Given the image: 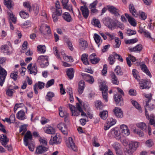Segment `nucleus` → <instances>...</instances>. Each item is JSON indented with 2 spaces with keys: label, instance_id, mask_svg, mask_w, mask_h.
I'll use <instances>...</instances> for the list:
<instances>
[{
  "label": "nucleus",
  "instance_id": "1",
  "mask_svg": "<svg viewBox=\"0 0 155 155\" xmlns=\"http://www.w3.org/2000/svg\"><path fill=\"white\" fill-rule=\"evenodd\" d=\"M76 98L79 102V103H77L76 104L77 109L81 112V116L87 117L86 114L84 112L83 109L85 111L88 112L90 109L89 104L86 103L82 102L78 97Z\"/></svg>",
  "mask_w": 155,
  "mask_h": 155
},
{
  "label": "nucleus",
  "instance_id": "2",
  "mask_svg": "<svg viewBox=\"0 0 155 155\" xmlns=\"http://www.w3.org/2000/svg\"><path fill=\"white\" fill-rule=\"evenodd\" d=\"M53 51L57 58L59 60L61 61V58L60 54L61 53L64 61L68 62H72L73 60L71 56H68L65 55L64 50H61L60 52H59L57 47L55 46L53 48Z\"/></svg>",
  "mask_w": 155,
  "mask_h": 155
},
{
  "label": "nucleus",
  "instance_id": "3",
  "mask_svg": "<svg viewBox=\"0 0 155 155\" xmlns=\"http://www.w3.org/2000/svg\"><path fill=\"white\" fill-rule=\"evenodd\" d=\"M143 95L146 97L145 100V110L147 109L150 110H152L155 107L154 104L150 103L152 99V94L151 93H144Z\"/></svg>",
  "mask_w": 155,
  "mask_h": 155
},
{
  "label": "nucleus",
  "instance_id": "4",
  "mask_svg": "<svg viewBox=\"0 0 155 155\" xmlns=\"http://www.w3.org/2000/svg\"><path fill=\"white\" fill-rule=\"evenodd\" d=\"M117 89L118 92L120 93V94H119L118 93L114 94V99L118 105H121L123 104V100L122 96L124 95V92L123 91L119 88L117 87Z\"/></svg>",
  "mask_w": 155,
  "mask_h": 155
},
{
  "label": "nucleus",
  "instance_id": "5",
  "mask_svg": "<svg viewBox=\"0 0 155 155\" xmlns=\"http://www.w3.org/2000/svg\"><path fill=\"white\" fill-rule=\"evenodd\" d=\"M37 62L42 68H45L49 64L48 57L47 56L41 55L38 57Z\"/></svg>",
  "mask_w": 155,
  "mask_h": 155
},
{
  "label": "nucleus",
  "instance_id": "6",
  "mask_svg": "<svg viewBox=\"0 0 155 155\" xmlns=\"http://www.w3.org/2000/svg\"><path fill=\"white\" fill-rule=\"evenodd\" d=\"M103 21L104 25L109 28L112 29L114 28L116 26V22L108 17L104 18Z\"/></svg>",
  "mask_w": 155,
  "mask_h": 155
},
{
  "label": "nucleus",
  "instance_id": "7",
  "mask_svg": "<svg viewBox=\"0 0 155 155\" xmlns=\"http://www.w3.org/2000/svg\"><path fill=\"white\" fill-rule=\"evenodd\" d=\"M100 90L102 91V96L105 101L107 102L108 101L107 99V87L105 85L104 81L102 82L101 84L99 86Z\"/></svg>",
  "mask_w": 155,
  "mask_h": 155
},
{
  "label": "nucleus",
  "instance_id": "8",
  "mask_svg": "<svg viewBox=\"0 0 155 155\" xmlns=\"http://www.w3.org/2000/svg\"><path fill=\"white\" fill-rule=\"evenodd\" d=\"M40 30L43 35L50 34L51 32L50 26L45 24H42L41 25Z\"/></svg>",
  "mask_w": 155,
  "mask_h": 155
},
{
  "label": "nucleus",
  "instance_id": "9",
  "mask_svg": "<svg viewBox=\"0 0 155 155\" xmlns=\"http://www.w3.org/2000/svg\"><path fill=\"white\" fill-rule=\"evenodd\" d=\"M53 7H51V10L52 12V18L54 22H56L59 19V17L62 13V11L59 10H54Z\"/></svg>",
  "mask_w": 155,
  "mask_h": 155
},
{
  "label": "nucleus",
  "instance_id": "10",
  "mask_svg": "<svg viewBox=\"0 0 155 155\" xmlns=\"http://www.w3.org/2000/svg\"><path fill=\"white\" fill-rule=\"evenodd\" d=\"M7 74V71L0 65V85L3 86Z\"/></svg>",
  "mask_w": 155,
  "mask_h": 155
},
{
  "label": "nucleus",
  "instance_id": "11",
  "mask_svg": "<svg viewBox=\"0 0 155 155\" xmlns=\"http://www.w3.org/2000/svg\"><path fill=\"white\" fill-rule=\"evenodd\" d=\"M61 142V136L58 134H56L54 136H51L49 141V143L51 145L58 144Z\"/></svg>",
  "mask_w": 155,
  "mask_h": 155
},
{
  "label": "nucleus",
  "instance_id": "12",
  "mask_svg": "<svg viewBox=\"0 0 155 155\" xmlns=\"http://www.w3.org/2000/svg\"><path fill=\"white\" fill-rule=\"evenodd\" d=\"M120 133L126 136H128L130 134V131L128 127L124 124H121L120 127Z\"/></svg>",
  "mask_w": 155,
  "mask_h": 155
},
{
  "label": "nucleus",
  "instance_id": "13",
  "mask_svg": "<svg viewBox=\"0 0 155 155\" xmlns=\"http://www.w3.org/2000/svg\"><path fill=\"white\" fill-rule=\"evenodd\" d=\"M139 81V84L140 85V87L141 89H143L150 87V81L145 79H142Z\"/></svg>",
  "mask_w": 155,
  "mask_h": 155
},
{
  "label": "nucleus",
  "instance_id": "14",
  "mask_svg": "<svg viewBox=\"0 0 155 155\" xmlns=\"http://www.w3.org/2000/svg\"><path fill=\"white\" fill-rule=\"evenodd\" d=\"M48 148L47 147L39 145L38 146L35 151V153L37 154H41L48 150Z\"/></svg>",
  "mask_w": 155,
  "mask_h": 155
},
{
  "label": "nucleus",
  "instance_id": "15",
  "mask_svg": "<svg viewBox=\"0 0 155 155\" xmlns=\"http://www.w3.org/2000/svg\"><path fill=\"white\" fill-rule=\"evenodd\" d=\"M115 116L118 118H121L123 117V113L122 110L120 107H115L113 110Z\"/></svg>",
  "mask_w": 155,
  "mask_h": 155
},
{
  "label": "nucleus",
  "instance_id": "16",
  "mask_svg": "<svg viewBox=\"0 0 155 155\" xmlns=\"http://www.w3.org/2000/svg\"><path fill=\"white\" fill-rule=\"evenodd\" d=\"M67 145L68 147L72 149L74 151H76L77 150V147L75 146L72 138L71 137L68 138V140L67 143Z\"/></svg>",
  "mask_w": 155,
  "mask_h": 155
},
{
  "label": "nucleus",
  "instance_id": "17",
  "mask_svg": "<svg viewBox=\"0 0 155 155\" xmlns=\"http://www.w3.org/2000/svg\"><path fill=\"white\" fill-rule=\"evenodd\" d=\"M110 133L112 135L114 136L117 140H119L121 139L120 132V130H118L116 128L112 129L110 130Z\"/></svg>",
  "mask_w": 155,
  "mask_h": 155
},
{
  "label": "nucleus",
  "instance_id": "18",
  "mask_svg": "<svg viewBox=\"0 0 155 155\" xmlns=\"http://www.w3.org/2000/svg\"><path fill=\"white\" fill-rule=\"evenodd\" d=\"M78 46L81 50H85L87 47V41L84 39L80 38L78 41Z\"/></svg>",
  "mask_w": 155,
  "mask_h": 155
},
{
  "label": "nucleus",
  "instance_id": "19",
  "mask_svg": "<svg viewBox=\"0 0 155 155\" xmlns=\"http://www.w3.org/2000/svg\"><path fill=\"white\" fill-rule=\"evenodd\" d=\"M57 127L64 134L67 135L68 134V129L65 124L60 123L57 125Z\"/></svg>",
  "mask_w": 155,
  "mask_h": 155
},
{
  "label": "nucleus",
  "instance_id": "20",
  "mask_svg": "<svg viewBox=\"0 0 155 155\" xmlns=\"http://www.w3.org/2000/svg\"><path fill=\"white\" fill-rule=\"evenodd\" d=\"M81 75L83 78L89 83L92 84L94 82V79L93 76L85 73H82Z\"/></svg>",
  "mask_w": 155,
  "mask_h": 155
},
{
  "label": "nucleus",
  "instance_id": "21",
  "mask_svg": "<svg viewBox=\"0 0 155 155\" xmlns=\"http://www.w3.org/2000/svg\"><path fill=\"white\" fill-rule=\"evenodd\" d=\"M32 138V135L30 131H28L25 134L24 138V145L26 146H28L29 141L31 140Z\"/></svg>",
  "mask_w": 155,
  "mask_h": 155
},
{
  "label": "nucleus",
  "instance_id": "22",
  "mask_svg": "<svg viewBox=\"0 0 155 155\" xmlns=\"http://www.w3.org/2000/svg\"><path fill=\"white\" fill-rule=\"evenodd\" d=\"M32 64H29L27 67V69L29 71L30 74L35 75L37 72L36 65L35 64L32 67Z\"/></svg>",
  "mask_w": 155,
  "mask_h": 155
},
{
  "label": "nucleus",
  "instance_id": "23",
  "mask_svg": "<svg viewBox=\"0 0 155 155\" xmlns=\"http://www.w3.org/2000/svg\"><path fill=\"white\" fill-rule=\"evenodd\" d=\"M82 15L84 18L86 19L88 17L89 12L88 8L85 5L81 7L80 8Z\"/></svg>",
  "mask_w": 155,
  "mask_h": 155
},
{
  "label": "nucleus",
  "instance_id": "24",
  "mask_svg": "<svg viewBox=\"0 0 155 155\" xmlns=\"http://www.w3.org/2000/svg\"><path fill=\"white\" fill-rule=\"evenodd\" d=\"M45 84L42 82L38 81L34 86V89L35 93L37 94L38 93V89H41L44 88Z\"/></svg>",
  "mask_w": 155,
  "mask_h": 155
},
{
  "label": "nucleus",
  "instance_id": "25",
  "mask_svg": "<svg viewBox=\"0 0 155 155\" xmlns=\"http://www.w3.org/2000/svg\"><path fill=\"white\" fill-rule=\"evenodd\" d=\"M108 10L117 17H119V10L112 6H108Z\"/></svg>",
  "mask_w": 155,
  "mask_h": 155
},
{
  "label": "nucleus",
  "instance_id": "26",
  "mask_svg": "<svg viewBox=\"0 0 155 155\" xmlns=\"http://www.w3.org/2000/svg\"><path fill=\"white\" fill-rule=\"evenodd\" d=\"M68 106L71 112L72 116H78L80 114L81 112L78 110L76 109V107L74 106L69 104H68Z\"/></svg>",
  "mask_w": 155,
  "mask_h": 155
},
{
  "label": "nucleus",
  "instance_id": "27",
  "mask_svg": "<svg viewBox=\"0 0 155 155\" xmlns=\"http://www.w3.org/2000/svg\"><path fill=\"white\" fill-rule=\"evenodd\" d=\"M145 113L147 118L148 120H150L149 122L150 124L155 127V120L154 115L153 114H152L149 116L147 110H145Z\"/></svg>",
  "mask_w": 155,
  "mask_h": 155
},
{
  "label": "nucleus",
  "instance_id": "28",
  "mask_svg": "<svg viewBox=\"0 0 155 155\" xmlns=\"http://www.w3.org/2000/svg\"><path fill=\"white\" fill-rule=\"evenodd\" d=\"M140 68L142 71L145 73L147 75L149 76L150 78L152 77V76L151 73L145 64H141L140 65Z\"/></svg>",
  "mask_w": 155,
  "mask_h": 155
},
{
  "label": "nucleus",
  "instance_id": "29",
  "mask_svg": "<svg viewBox=\"0 0 155 155\" xmlns=\"http://www.w3.org/2000/svg\"><path fill=\"white\" fill-rule=\"evenodd\" d=\"M0 51L2 52L7 55H10L11 54L9 51V47L6 45H2L0 48Z\"/></svg>",
  "mask_w": 155,
  "mask_h": 155
},
{
  "label": "nucleus",
  "instance_id": "30",
  "mask_svg": "<svg viewBox=\"0 0 155 155\" xmlns=\"http://www.w3.org/2000/svg\"><path fill=\"white\" fill-rule=\"evenodd\" d=\"M129 9L130 12L135 17H137L139 15V13L137 12L135 8L134 5L132 4H130L129 5Z\"/></svg>",
  "mask_w": 155,
  "mask_h": 155
},
{
  "label": "nucleus",
  "instance_id": "31",
  "mask_svg": "<svg viewBox=\"0 0 155 155\" xmlns=\"http://www.w3.org/2000/svg\"><path fill=\"white\" fill-rule=\"evenodd\" d=\"M125 15L126 18L127 19L129 23L132 26L134 27L136 26V21L134 18L127 13L125 14Z\"/></svg>",
  "mask_w": 155,
  "mask_h": 155
},
{
  "label": "nucleus",
  "instance_id": "32",
  "mask_svg": "<svg viewBox=\"0 0 155 155\" xmlns=\"http://www.w3.org/2000/svg\"><path fill=\"white\" fill-rule=\"evenodd\" d=\"M89 59L92 64H96L99 61L100 59L96 56L95 53H93L89 57Z\"/></svg>",
  "mask_w": 155,
  "mask_h": 155
},
{
  "label": "nucleus",
  "instance_id": "33",
  "mask_svg": "<svg viewBox=\"0 0 155 155\" xmlns=\"http://www.w3.org/2000/svg\"><path fill=\"white\" fill-rule=\"evenodd\" d=\"M44 129L45 132L48 134H53L55 132V129L51 126L45 127Z\"/></svg>",
  "mask_w": 155,
  "mask_h": 155
},
{
  "label": "nucleus",
  "instance_id": "34",
  "mask_svg": "<svg viewBox=\"0 0 155 155\" xmlns=\"http://www.w3.org/2000/svg\"><path fill=\"white\" fill-rule=\"evenodd\" d=\"M85 87V82L83 80H81L79 83L78 92L79 94H81L83 92Z\"/></svg>",
  "mask_w": 155,
  "mask_h": 155
},
{
  "label": "nucleus",
  "instance_id": "35",
  "mask_svg": "<svg viewBox=\"0 0 155 155\" xmlns=\"http://www.w3.org/2000/svg\"><path fill=\"white\" fill-rule=\"evenodd\" d=\"M131 129L134 134L137 135L140 137H143V133L141 130L136 128L133 126L131 127Z\"/></svg>",
  "mask_w": 155,
  "mask_h": 155
},
{
  "label": "nucleus",
  "instance_id": "36",
  "mask_svg": "<svg viewBox=\"0 0 155 155\" xmlns=\"http://www.w3.org/2000/svg\"><path fill=\"white\" fill-rule=\"evenodd\" d=\"M94 38L96 43L98 47H99L102 42V40L101 39V37L97 34L95 33L94 34Z\"/></svg>",
  "mask_w": 155,
  "mask_h": 155
},
{
  "label": "nucleus",
  "instance_id": "37",
  "mask_svg": "<svg viewBox=\"0 0 155 155\" xmlns=\"http://www.w3.org/2000/svg\"><path fill=\"white\" fill-rule=\"evenodd\" d=\"M17 117L20 120H23L26 119V116L25 112L23 110L18 111L16 114Z\"/></svg>",
  "mask_w": 155,
  "mask_h": 155
},
{
  "label": "nucleus",
  "instance_id": "38",
  "mask_svg": "<svg viewBox=\"0 0 155 155\" xmlns=\"http://www.w3.org/2000/svg\"><path fill=\"white\" fill-rule=\"evenodd\" d=\"M1 142L2 145L4 147H6L7 143L9 141V139L7 138L6 136L4 134L1 135Z\"/></svg>",
  "mask_w": 155,
  "mask_h": 155
},
{
  "label": "nucleus",
  "instance_id": "39",
  "mask_svg": "<svg viewBox=\"0 0 155 155\" xmlns=\"http://www.w3.org/2000/svg\"><path fill=\"white\" fill-rule=\"evenodd\" d=\"M142 48V45L140 44L137 45L133 48H130V50L132 52H139L141 51Z\"/></svg>",
  "mask_w": 155,
  "mask_h": 155
},
{
  "label": "nucleus",
  "instance_id": "40",
  "mask_svg": "<svg viewBox=\"0 0 155 155\" xmlns=\"http://www.w3.org/2000/svg\"><path fill=\"white\" fill-rule=\"evenodd\" d=\"M136 126L138 128L141 129L143 131H146L147 130V126L146 124L143 122L137 123L136 124Z\"/></svg>",
  "mask_w": 155,
  "mask_h": 155
},
{
  "label": "nucleus",
  "instance_id": "41",
  "mask_svg": "<svg viewBox=\"0 0 155 155\" xmlns=\"http://www.w3.org/2000/svg\"><path fill=\"white\" fill-rule=\"evenodd\" d=\"M62 17L63 18L68 22H71L72 20V18L68 12L64 13L62 15Z\"/></svg>",
  "mask_w": 155,
  "mask_h": 155
},
{
  "label": "nucleus",
  "instance_id": "42",
  "mask_svg": "<svg viewBox=\"0 0 155 155\" xmlns=\"http://www.w3.org/2000/svg\"><path fill=\"white\" fill-rule=\"evenodd\" d=\"M131 148L135 151L139 146V143L136 141H131L128 145Z\"/></svg>",
  "mask_w": 155,
  "mask_h": 155
},
{
  "label": "nucleus",
  "instance_id": "43",
  "mask_svg": "<svg viewBox=\"0 0 155 155\" xmlns=\"http://www.w3.org/2000/svg\"><path fill=\"white\" fill-rule=\"evenodd\" d=\"M74 72V70L72 68H70L68 69L67 71V74L68 78L70 79H72L73 78Z\"/></svg>",
  "mask_w": 155,
  "mask_h": 155
},
{
  "label": "nucleus",
  "instance_id": "44",
  "mask_svg": "<svg viewBox=\"0 0 155 155\" xmlns=\"http://www.w3.org/2000/svg\"><path fill=\"white\" fill-rule=\"evenodd\" d=\"M92 24L95 27H97L98 28H100L101 27V25L100 24L99 20L95 18H94L91 21Z\"/></svg>",
  "mask_w": 155,
  "mask_h": 155
},
{
  "label": "nucleus",
  "instance_id": "45",
  "mask_svg": "<svg viewBox=\"0 0 155 155\" xmlns=\"http://www.w3.org/2000/svg\"><path fill=\"white\" fill-rule=\"evenodd\" d=\"M132 73L134 77L138 81L140 79V77L139 75L138 71L135 69H133L132 71Z\"/></svg>",
  "mask_w": 155,
  "mask_h": 155
},
{
  "label": "nucleus",
  "instance_id": "46",
  "mask_svg": "<svg viewBox=\"0 0 155 155\" xmlns=\"http://www.w3.org/2000/svg\"><path fill=\"white\" fill-rule=\"evenodd\" d=\"M18 71L16 69H15L14 71H12L10 74V77L13 79L15 81L17 80L18 77Z\"/></svg>",
  "mask_w": 155,
  "mask_h": 155
},
{
  "label": "nucleus",
  "instance_id": "47",
  "mask_svg": "<svg viewBox=\"0 0 155 155\" xmlns=\"http://www.w3.org/2000/svg\"><path fill=\"white\" fill-rule=\"evenodd\" d=\"M54 95L53 92L49 91L48 92L45 98L46 100L48 101H51V99Z\"/></svg>",
  "mask_w": 155,
  "mask_h": 155
},
{
  "label": "nucleus",
  "instance_id": "48",
  "mask_svg": "<svg viewBox=\"0 0 155 155\" xmlns=\"http://www.w3.org/2000/svg\"><path fill=\"white\" fill-rule=\"evenodd\" d=\"M81 60L84 64L86 65L89 64V62L87 60V55L86 54H84L82 55Z\"/></svg>",
  "mask_w": 155,
  "mask_h": 155
},
{
  "label": "nucleus",
  "instance_id": "49",
  "mask_svg": "<svg viewBox=\"0 0 155 155\" xmlns=\"http://www.w3.org/2000/svg\"><path fill=\"white\" fill-rule=\"evenodd\" d=\"M100 115L101 118L105 120L108 116V112L106 110H104L101 112L100 113Z\"/></svg>",
  "mask_w": 155,
  "mask_h": 155
},
{
  "label": "nucleus",
  "instance_id": "50",
  "mask_svg": "<svg viewBox=\"0 0 155 155\" xmlns=\"http://www.w3.org/2000/svg\"><path fill=\"white\" fill-rule=\"evenodd\" d=\"M37 49L39 52L42 53H44L46 50V47L45 45H39L37 47Z\"/></svg>",
  "mask_w": 155,
  "mask_h": 155
},
{
  "label": "nucleus",
  "instance_id": "51",
  "mask_svg": "<svg viewBox=\"0 0 155 155\" xmlns=\"http://www.w3.org/2000/svg\"><path fill=\"white\" fill-rule=\"evenodd\" d=\"M131 103L133 105L137 110L139 111L141 110V106L140 104L136 101L132 100L131 101Z\"/></svg>",
  "mask_w": 155,
  "mask_h": 155
},
{
  "label": "nucleus",
  "instance_id": "52",
  "mask_svg": "<svg viewBox=\"0 0 155 155\" xmlns=\"http://www.w3.org/2000/svg\"><path fill=\"white\" fill-rule=\"evenodd\" d=\"M115 43L114 45V46L116 48H119L121 44V41L118 38L115 37Z\"/></svg>",
  "mask_w": 155,
  "mask_h": 155
},
{
  "label": "nucleus",
  "instance_id": "53",
  "mask_svg": "<svg viewBox=\"0 0 155 155\" xmlns=\"http://www.w3.org/2000/svg\"><path fill=\"white\" fill-rule=\"evenodd\" d=\"M110 75L112 78V83L115 84H118L119 81H118L117 78L115 74L114 73H112Z\"/></svg>",
  "mask_w": 155,
  "mask_h": 155
},
{
  "label": "nucleus",
  "instance_id": "54",
  "mask_svg": "<svg viewBox=\"0 0 155 155\" xmlns=\"http://www.w3.org/2000/svg\"><path fill=\"white\" fill-rule=\"evenodd\" d=\"M59 114L61 117H64L67 114L66 112L63 110L62 107H59Z\"/></svg>",
  "mask_w": 155,
  "mask_h": 155
},
{
  "label": "nucleus",
  "instance_id": "55",
  "mask_svg": "<svg viewBox=\"0 0 155 155\" xmlns=\"http://www.w3.org/2000/svg\"><path fill=\"white\" fill-rule=\"evenodd\" d=\"M68 0H62V3L63 6V8L68 10H70V7L68 5Z\"/></svg>",
  "mask_w": 155,
  "mask_h": 155
},
{
  "label": "nucleus",
  "instance_id": "56",
  "mask_svg": "<svg viewBox=\"0 0 155 155\" xmlns=\"http://www.w3.org/2000/svg\"><path fill=\"white\" fill-rule=\"evenodd\" d=\"M112 146L116 151H117L121 148V146L120 143L115 142L112 145Z\"/></svg>",
  "mask_w": 155,
  "mask_h": 155
},
{
  "label": "nucleus",
  "instance_id": "57",
  "mask_svg": "<svg viewBox=\"0 0 155 155\" xmlns=\"http://www.w3.org/2000/svg\"><path fill=\"white\" fill-rule=\"evenodd\" d=\"M27 125H24L21 126L20 127L19 130V132H22L21 133V134L22 135H23L25 134V132L27 130Z\"/></svg>",
  "mask_w": 155,
  "mask_h": 155
},
{
  "label": "nucleus",
  "instance_id": "58",
  "mask_svg": "<svg viewBox=\"0 0 155 155\" xmlns=\"http://www.w3.org/2000/svg\"><path fill=\"white\" fill-rule=\"evenodd\" d=\"M19 14L21 17L23 18H27L29 17L28 13L24 11H21L20 12Z\"/></svg>",
  "mask_w": 155,
  "mask_h": 155
},
{
  "label": "nucleus",
  "instance_id": "59",
  "mask_svg": "<svg viewBox=\"0 0 155 155\" xmlns=\"http://www.w3.org/2000/svg\"><path fill=\"white\" fill-rule=\"evenodd\" d=\"M8 14L9 15L11 20L14 23H15L16 21V17L13 15V13L11 12H8Z\"/></svg>",
  "mask_w": 155,
  "mask_h": 155
},
{
  "label": "nucleus",
  "instance_id": "60",
  "mask_svg": "<svg viewBox=\"0 0 155 155\" xmlns=\"http://www.w3.org/2000/svg\"><path fill=\"white\" fill-rule=\"evenodd\" d=\"M138 39L137 38H134L132 39L127 40L125 41L126 44H133L137 42Z\"/></svg>",
  "mask_w": 155,
  "mask_h": 155
},
{
  "label": "nucleus",
  "instance_id": "61",
  "mask_svg": "<svg viewBox=\"0 0 155 155\" xmlns=\"http://www.w3.org/2000/svg\"><path fill=\"white\" fill-rule=\"evenodd\" d=\"M115 55H110L108 58V60L109 61V63L110 64H114L115 62Z\"/></svg>",
  "mask_w": 155,
  "mask_h": 155
},
{
  "label": "nucleus",
  "instance_id": "62",
  "mask_svg": "<svg viewBox=\"0 0 155 155\" xmlns=\"http://www.w3.org/2000/svg\"><path fill=\"white\" fill-rule=\"evenodd\" d=\"M134 151L131 148L128 146V147L127 148L125 152L128 155H132Z\"/></svg>",
  "mask_w": 155,
  "mask_h": 155
},
{
  "label": "nucleus",
  "instance_id": "63",
  "mask_svg": "<svg viewBox=\"0 0 155 155\" xmlns=\"http://www.w3.org/2000/svg\"><path fill=\"white\" fill-rule=\"evenodd\" d=\"M31 23L29 21H27L21 24V26L23 28H27L31 25Z\"/></svg>",
  "mask_w": 155,
  "mask_h": 155
},
{
  "label": "nucleus",
  "instance_id": "64",
  "mask_svg": "<svg viewBox=\"0 0 155 155\" xmlns=\"http://www.w3.org/2000/svg\"><path fill=\"white\" fill-rule=\"evenodd\" d=\"M23 5L24 6L27 8L29 11L31 10V7L29 2L28 1H26L23 3Z\"/></svg>",
  "mask_w": 155,
  "mask_h": 155
}]
</instances>
